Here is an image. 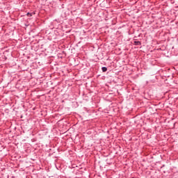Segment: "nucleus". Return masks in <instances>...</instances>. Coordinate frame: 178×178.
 I'll return each mask as SVG.
<instances>
[{"label": "nucleus", "mask_w": 178, "mask_h": 178, "mask_svg": "<svg viewBox=\"0 0 178 178\" xmlns=\"http://www.w3.org/2000/svg\"><path fill=\"white\" fill-rule=\"evenodd\" d=\"M134 45H141V42H140V41H134Z\"/></svg>", "instance_id": "1"}, {"label": "nucleus", "mask_w": 178, "mask_h": 178, "mask_svg": "<svg viewBox=\"0 0 178 178\" xmlns=\"http://www.w3.org/2000/svg\"><path fill=\"white\" fill-rule=\"evenodd\" d=\"M102 72H107L108 68L106 67H102Z\"/></svg>", "instance_id": "2"}, {"label": "nucleus", "mask_w": 178, "mask_h": 178, "mask_svg": "<svg viewBox=\"0 0 178 178\" xmlns=\"http://www.w3.org/2000/svg\"><path fill=\"white\" fill-rule=\"evenodd\" d=\"M26 15H27V16H29V17H31V16H33V15H31V13H28Z\"/></svg>", "instance_id": "3"}]
</instances>
